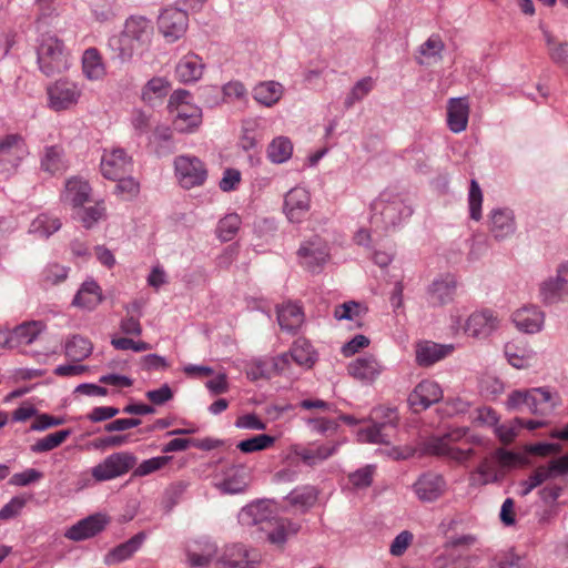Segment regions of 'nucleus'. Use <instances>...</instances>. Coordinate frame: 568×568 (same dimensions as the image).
Here are the masks:
<instances>
[{
  "label": "nucleus",
  "instance_id": "1",
  "mask_svg": "<svg viewBox=\"0 0 568 568\" xmlns=\"http://www.w3.org/2000/svg\"><path fill=\"white\" fill-rule=\"evenodd\" d=\"M483 446L485 440L481 436L471 434L468 428H454L440 437H434L426 444L428 454L445 457L458 464L467 463L475 454L471 447L463 448L457 444Z\"/></svg>",
  "mask_w": 568,
  "mask_h": 568
},
{
  "label": "nucleus",
  "instance_id": "2",
  "mask_svg": "<svg viewBox=\"0 0 568 568\" xmlns=\"http://www.w3.org/2000/svg\"><path fill=\"white\" fill-rule=\"evenodd\" d=\"M505 405L508 410H519L525 406L530 414L548 418L561 405V397L557 390L547 386L515 389L508 395Z\"/></svg>",
  "mask_w": 568,
  "mask_h": 568
},
{
  "label": "nucleus",
  "instance_id": "3",
  "mask_svg": "<svg viewBox=\"0 0 568 568\" xmlns=\"http://www.w3.org/2000/svg\"><path fill=\"white\" fill-rule=\"evenodd\" d=\"M191 92L178 89L172 92L168 101V110L172 118V125L180 133H193L199 130L203 121L202 109L193 103Z\"/></svg>",
  "mask_w": 568,
  "mask_h": 568
},
{
  "label": "nucleus",
  "instance_id": "4",
  "mask_svg": "<svg viewBox=\"0 0 568 568\" xmlns=\"http://www.w3.org/2000/svg\"><path fill=\"white\" fill-rule=\"evenodd\" d=\"M372 223L383 225L385 229L399 225L413 213L402 199L393 193L383 192L371 204Z\"/></svg>",
  "mask_w": 568,
  "mask_h": 568
},
{
  "label": "nucleus",
  "instance_id": "5",
  "mask_svg": "<svg viewBox=\"0 0 568 568\" xmlns=\"http://www.w3.org/2000/svg\"><path fill=\"white\" fill-rule=\"evenodd\" d=\"M38 64L47 77L67 71L70 61L63 41L55 36H43L38 47Z\"/></svg>",
  "mask_w": 568,
  "mask_h": 568
},
{
  "label": "nucleus",
  "instance_id": "6",
  "mask_svg": "<svg viewBox=\"0 0 568 568\" xmlns=\"http://www.w3.org/2000/svg\"><path fill=\"white\" fill-rule=\"evenodd\" d=\"M173 165L175 179L182 189L191 190L206 182L207 169L200 158L192 154L178 155Z\"/></svg>",
  "mask_w": 568,
  "mask_h": 568
},
{
  "label": "nucleus",
  "instance_id": "7",
  "mask_svg": "<svg viewBox=\"0 0 568 568\" xmlns=\"http://www.w3.org/2000/svg\"><path fill=\"white\" fill-rule=\"evenodd\" d=\"M136 464V457L129 452H118L105 457L91 469L97 481H108L125 475Z\"/></svg>",
  "mask_w": 568,
  "mask_h": 568
},
{
  "label": "nucleus",
  "instance_id": "8",
  "mask_svg": "<svg viewBox=\"0 0 568 568\" xmlns=\"http://www.w3.org/2000/svg\"><path fill=\"white\" fill-rule=\"evenodd\" d=\"M48 106L55 111H65L74 108L81 95V88L73 81L60 79L47 88Z\"/></svg>",
  "mask_w": 568,
  "mask_h": 568
},
{
  "label": "nucleus",
  "instance_id": "9",
  "mask_svg": "<svg viewBox=\"0 0 568 568\" xmlns=\"http://www.w3.org/2000/svg\"><path fill=\"white\" fill-rule=\"evenodd\" d=\"M373 414L375 418L383 417L386 420L375 423L368 428L358 430L357 440L359 443L387 444L389 434H387L385 430L389 427L394 428L396 426L398 422L397 413L394 408L377 407L373 409Z\"/></svg>",
  "mask_w": 568,
  "mask_h": 568
},
{
  "label": "nucleus",
  "instance_id": "10",
  "mask_svg": "<svg viewBox=\"0 0 568 568\" xmlns=\"http://www.w3.org/2000/svg\"><path fill=\"white\" fill-rule=\"evenodd\" d=\"M28 154V145L20 134H7L0 139V165L4 171L14 172Z\"/></svg>",
  "mask_w": 568,
  "mask_h": 568
},
{
  "label": "nucleus",
  "instance_id": "11",
  "mask_svg": "<svg viewBox=\"0 0 568 568\" xmlns=\"http://www.w3.org/2000/svg\"><path fill=\"white\" fill-rule=\"evenodd\" d=\"M565 474H568V455L555 458L547 465L538 466L526 480L520 483L519 494L525 497L545 481Z\"/></svg>",
  "mask_w": 568,
  "mask_h": 568
},
{
  "label": "nucleus",
  "instance_id": "12",
  "mask_svg": "<svg viewBox=\"0 0 568 568\" xmlns=\"http://www.w3.org/2000/svg\"><path fill=\"white\" fill-rule=\"evenodd\" d=\"M261 561L257 550L247 549L245 546L234 544L226 546L216 558L219 568H255Z\"/></svg>",
  "mask_w": 568,
  "mask_h": 568
},
{
  "label": "nucleus",
  "instance_id": "13",
  "mask_svg": "<svg viewBox=\"0 0 568 568\" xmlns=\"http://www.w3.org/2000/svg\"><path fill=\"white\" fill-rule=\"evenodd\" d=\"M298 257L304 267L316 273L328 261V245L320 236L314 235L301 244Z\"/></svg>",
  "mask_w": 568,
  "mask_h": 568
},
{
  "label": "nucleus",
  "instance_id": "14",
  "mask_svg": "<svg viewBox=\"0 0 568 568\" xmlns=\"http://www.w3.org/2000/svg\"><path fill=\"white\" fill-rule=\"evenodd\" d=\"M187 24V13L184 10L173 7L164 9L158 20L159 31L170 43L175 42L184 36Z\"/></svg>",
  "mask_w": 568,
  "mask_h": 568
},
{
  "label": "nucleus",
  "instance_id": "15",
  "mask_svg": "<svg viewBox=\"0 0 568 568\" xmlns=\"http://www.w3.org/2000/svg\"><path fill=\"white\" fill-rule=\"evenodd\" d=\"M276 507L274 503L270 500H258L252 503L239 514V520L244 526H256L261 527V530H266V527L272 525V521L276 518Z\"/></svg>",
  "mask_w": 568,
  "mask_h": 568
},
{
  "label": "nucleus",
  "instance_id": "16",
  "mask_svg": "<svg viewBox=\"0 0 568 568\" xmlns=\"http://www.w3.org/2000/svg\"><path fill=\"white\" fill-rule=\"evenodd\" d=\"M133 166V162L131 156L126 154L123 149L114 148L110 150H104L100 170L102 175L108 180L119 179L126 173L131 172Z\"/></svg>",
  "mask_w": 568,
  "mask_h": 568
},
{
  "label": "nucleus",
  "instance_id": "17",
  "mask_svg": "<svg viewBox=\"0 0 568 568\" xmlns=\"http://www.w3.org/2000/svg\"><path fill=\"white\" fill-rule=\"evenodd\" d=\"M311 194L304 187H293L284 196L283 212L291 223H302L311 210Z\"/></svg>",
  "mask_w": 568,
  "mask_h": 568
},
{
  "label": "nucleus",
  "instance_id": "18",
  "mask_svg": "<svg viewBox=\"0 0 568 568\" xmlns=\"http://www.w3.org/2000/svg\"><path fill=\"white\" fill-rule=\"evenodd\" d=\"M499 326V318L490 310L473 312L466 320L464 332L466 335L484 339L490 336Z\"/></svg>",
  "mask_w": 568,
  "mask_h": 568
},
{
  "label": "nucleus",
  "instance_id": "19",
  "mask_svg": "<svg viewBox=\"0 0 568 568\" xmlns=\"http://www.w3.org/2000/svg\"><path fill=\"white\" fill-rule=\"evenodd\" d=\"M384 369L382 362L372 354L358 356L347 365L349 376L366 385L376 382Z\"/></svg>",
  "mask_w": 568,
  "mask_h": 568
},
{
  "label": "nucleus",
  "instance_id": "20",
  "mask_svg": "<svg viewBox=\"0 0 568 568\" xmlns=\"http://www.w3.org/2000/svg\"><path fill=\"white\" fill-rule=\"evenodd\" d=\"M413 490L420 501L433 503L446 493L447 483L443 475L428 471L417 478L413 485Z\"/></svg>",
  "mask_w": 568,
  "mask_h": 568
},
{
  "label": "nucleus",
  "instance_id": "21",
  "mask_svg": "<svg viewBox=\"0 0 568 568\" xmlns=\"http://www.w3.org/2000/svg\"><path fill=\"white\" fill-rule=\"evenodd\" d=\"M442 398L443 390L440 386L434 381L424 379L415 386L407 400L413 412L419 413L438 403Z\"/></svg>",
  "mask_w": 568,
  "mask_h": 568
},
{
  "label": "nucleus",
  "instance_id": "22",
  "mask_svg": "<svg viewBox=\"0 0 568 568\" xmlns=\"http://www.w3.org/2000/svg\"><path fill=\"white\" fill-rule=\"evenodd\" d=\"M414 349L417 365L429 367L450 356L455 351V345L423 339L415 344Z\"/></svg>",
  "mask_w": 568,
  "mask_h": 568
},
{
  "label": "nucleus",
  "instance_id": "23",
  "mask_svg": "<svg viewBox=\"0 0 568 568\" xmlns=\"http://www.w3.org/2000/svg\"><path fill=\"white\" fill-rule=\"evenodd\" d=\"M186 561L192 568H203L216 564L217 547L207 538L190 540L185 547Z\"/></svg>",
  "mask_w": 568,
  "mask_h": 568
},
{
  "label": "nucleus",
  "instance_id": "24",
  "mask_svg": "<svg viewBox=\"0 0 568 568\" xmlns=\"http://www.w3.org/2000/svg\"><path fill=\"white\" fill-rule=\"evenodd\" d=\"M204 71L203 59L194 52H189L178 61L174 75L180 83L193 84L202 79Z\"/></svg>",
  "mask_w": 568,
  "mask_h": 568
},
{
  "label": "nucleus",
  "instance_id": "25",
  "mask_svg": "<svg viewBox=\"0 0 568 568\" xmlns=\"http://www.w3.org/2000/svg\"><path fill=\"white\" fill-rule=\"evenodd\" d=\"M250 479L251 474L246 466L233 465L222 473L216 487L224 494H240L246 489Z\"/></svg>",
  "mask_w": 568,
  "mask_h": 568
},
{
  "label": "nucleus",
  "instance_id": "26",
  "mask_svg": "<svg viewBox=\"0 0 568 568\" xmlns=\"http://www.w3.org/2000/svg\"><path fill=\"white\" fill-rule=\"evenodd\" d=\"M565 268V266L560 267L556 276L541 282L539 297L544 304H556L568 296V278L564 275Z\"/></svg>",
  "mask_w": 568,
  "mask_h": 568
},
{
  "label": "nucleus",
  "instance_id": "27",
  "mask_svg": "<svg viewBox=\"0 0 568 568\" xmlns=\"http://www.w3.org/2000/svg\"><path fill=\"white\" fill-rule=\"evenodd\" d=\"M108 524L109 518L105 515L94 514L71 526L65 531L64 536L70 540L80 541L94 537L97 534L101 532Z\"/></svg>",
  "mask_w": 568,
  "mask_h": 568
},
{
  "label": "nucleus",
  "instance_id": "28",
  "mask_svg": "<svg viewBox=\"0 0 568 568\" xmlns=\"http://www.w3.org/2000/svg\"><path fill=\"white\" fill-rule=\"evenodd\" d=\"M469 101L467 97L450 98L447 101V126L453 133L467 129L469 120Z\"/></svg>",
  "mask_w": 568,
  "mask_h": 568
},
{
  "label": "nucleus",
  "instance_id": "29",
  "mask_svg": "<svg viewBox=\"0 0 568 568\" xmlns=\"http://www.w3.org/2000/svg\"><path fill=\"white\" fill-rule=\"evenodd\" d=\"M515 326L524 333L535 334L542 329L545 324V313L537 306H524L513 313Z\"/></svg>",
  "mask_w": 568,
  "mask_h": 568
},
{
  "label": "nucleus",
  "instance_id": "30",
  "mask_svg": "<svg viewBox=\"0 0 568 568\" xmlns=\"http://www.w3.org/2000/svg\"><path fill=\"white\" fill-rule=\"evenodd\" d=\"M489 232L497 241L505 240L516 231L515 216L509 209H494L489 215Z\"/></svg>",
  "mask_w": 568,
  "mask_h": 568
},
{
  "label": "nucleus",
  "instance_id": "31",
  "mask_svg": "<svg viewBox=\"0 0 568 568\" xmlns=\"http://www.w3.org/2000/svg\"><path fill=\"white\" fill-rule=\"evenodd\" d=\"M92 189L89 182L79 176H72L65 181L61 200L73 207H81L91 196Z\"/></svg>",
  "mask_w": 568,
  "mask_h": 568
},
{
  "label": "nucleus",
  "instance_id": "32",
  "mask_svg": "<svg viewBox=\"0 0 568 568\" xmlns=\"http://www.w3.org/2000/svg\"><path fill=\"white\" fill-rule=\"evenodd\" d=\"M503 476L504 473L494 457H485L470 473L469 484L474 487H481L499 481Z\"/></svg>",
  "mask_w": 568,
  "mask_h": 568
},
{
  "label": "nucleus",
  "instance_id": "33",
  "mask_svg": "<svg viewBox=\"0 0 568 568\" xmlns=\"http://www.w3.org/2000/svg\"><path fill=\"white\" fill-rule=\"evenodd\" d=\"M456 280L453 275H445L435 280L428 288L429 303L440 306L453 301L456 292Z\"/></svg>",
  "mask_w": 568,
  "mask_h": 568
},
{
  "label": "nucleus",
  "instance_id": "34",
  "mask_svg": "<svg viewBox=\"0 0 568 568\" xmlns=\"http://www.w3.org/2000/svg\"><path fill=\"white\" fill-rule=\"evenodd\" d=\"M124 30L142 50L149 44L153 32L151 22L141 16H132L126 19Z\"/></svg>",
  "mask_w": 568,
  "mask_h": 568
},
{
  "label": "nucleus",
  "instance_id": "35",
  "mask_svg": "<svg viewBox=\"0 0 568 568\" xmlns=\"http://www.w3.org/2000/svg\"><path fill=\"white\" fill-rule=\"evenodd\" d=\"M145 539V535L143 532H139L134 535L132 538L126 540L125 542L114 547L104 556V564L108 566L120 564L130 557L134 552H136L142 546Z\"/></svg>",
  "mask_w": 568,
  "mask_h": 568
},
{
  "label": "nucleus",
  "instance_id": "36",
  "mask_svg": "<svg viewBox=\"0 0 568 568\" xmlns=\"http://www.w3.org/2000/svg\"><path fill=\"white\" fill-rule=\"evenodd\" d=\"M284 94V87L276 81H263L253 88L254 100L266 108L278 103Z\"/></svg>",
  "mask_w": 568,
  "mask_h": 568
},
{
  "label": "nucleus",
  "instance_id": "37",
  "mask_svg": "<svg viewBox=\"0 0 568 568\" xmlns=\"http://www.w3.org/2000/svg\"><path fill=\"white\" fill-rule=\"evenodd\" d=\"M103 300L101 287L94 281H85L75 294L72 304L77 307L92 311Z\"/></svg>",
  "mask_w": 568,
  "mask_h": 568
},
{
  "label": "nucleus",
  "instance_id": "38",
  "mask_svg": "<svg viewBox=\"0 0 568 568\" xmlns=\"http://www.w3.org/2000/svg\"><path fill=\"white\" fill-rule=\"evenodd\" d=\"M277 322L285 332H296L304 322L302 307L294 303H286L277 307Z\"/></svg>",
  "mask_w": 568,
  "mask_h": 568
},
{
  "label": "nucleus",
  "instance_id": "39",
  "mask_svg": "<svg viewBox=\"0 0 568 568\" xmlns=\"http://www.w3.org/2000/svg\"><path fill=\"white\" fill-rule=\"evenodd\" d=\"M339 447V443L332 442L301 448L296 454L308 466L322 463L333 456Z\"/></svg>",
  "mask_w": 568,
  "mask_h": 568
},
{
  "label": "nucleus",
  "instance_id": "40",
  "mask_svg": "<svg viewBox=\"0 0 568 568\" xmlns=\"http://www.w3.org/2000/svg\"><path fill=\"white\" fill-rule=\"evenodd\" d=\"M300 526L288 519L276 517L272 525L266 527L267 540L276 546H283L290 536L297 534Z\"/></svg>",
  "mask_w": 568,
  "mask_h": 568
},
{
  "label": "nucleus",
  "instance_id": "41",
  "mask_svg": "<svg viewBox=\"0 0 568 568\" xmlns=\"http://www.w3.org/2000/svg\"><path fill=\"white\" fill-rule=\"evenodd\" d=\"M47 329L42 321H27L13 328V339L16 346L31 345Z\"/></svg>",
  "mask_w": 568,
  "mask_h": 568
},
{
  "label": "nucleus",
  "instance_id": "42",
  "mask_svg": "<svg viewBox=\"0 0 568 568\" xmlns=\"http://www.w3.org/2000/svg\"><path fill=\"white\" fill-rule=\"evenodd\" d=\"M109 48L116 54L122 62L129 61L132 57L142 51V49L135 44V41L123 31L109 39Z\"/></svg>",
  "mask_w": 568,
  "mask_h": 568
},
{
  "label": "nucleus",
  "instance_id": "43",
  "mask_svg": "<svg viewBox=\"0 0 568 568\" xmlns=\"http://www.w3.org/2000/svg\"><path fill=\"white\" fill-rule=\"evenodd\" d=\"M445 49V44L438 34H432L420 47L418 48L419 57L417 62L420 65H429L442 60V54Z\"/></svg>",
  "mask_w": 568,
  "mask_h": 568
},
{
  "label": "nucleus",
  "instance_id": "44",
  "mask_svg": "<svg viewBox=\"0 0 568 568\" xmlns=\"http://www.w3.org/2000/svg\"><path fill=\"white\" fill-rule=\"evenodd\" d=\"M317 495V490L313 486L296 487L286 496V501L295 509L304 513L316 504Z\"/></svg>",
  "mask_w": 568,
  "mask_h": 568
},
{
  "label": "nucleus",
  "instance_id": "45",
  "mask_svg": "<svg viewBox=\"0 0 568 568\" xmlns=\"http://www.w3.org/2000/svg\"><path fill=\"white\" fill-rule=\"evenodd\" d=\"M82 70L87 79L91 81L101 80L105 75V67L99 51L89 48L82 55Z\"/></svg>",
  "mask_w": 568,
  "mask_h": 568
},
{
  "label": "nucleus",
  "instance_id": "46",
  "mask_svg": "<svg viewBox=\"0 0 568 568\" xmlns=\"http://www.w3.org/2000/svg\"><path fill=\"white\" fill-rule=\"evenodd\" d=\"M267 159L275 164L287 162L293 154V143L290 138L280 135L274 138L266 150Z\"/></svg>",
  "mask_w": 568,
  "mask_h": 568
},
{
  "label": "nucleus",
  "instance_id": "47",
  "mask_svg": "<svg viewBox=\"0 0 568 568\" xmlns=\"http://www.w3.org/2000/svg\"><path fill=\"white\" fill-rule=\"evenodd\" d=\"M93 351L92 343L80 335H73L67 339L64 355L72 362H81L88 358Z\"/></svg>",
  "mask_w": 568,
  "mask_h": 568
},
{
  "label": "nucleus",
  "instance_id": "48",
  "mask_svg": "<svg viewBox=\"0 0 568 568\" xmlns=\"http://www.w3.org/2000/svg\"><path fill=\"white\" fill-rule=\"evenodd\" d=\"M170 89L171 82L166 78L154 77L142 88L141 98L146 103H153L166 97Z\"/></svg>",
  "mask_w": 568,
  "mask_h": 568
},
{
  "label": "nucleus",
  "instance_id": "49",
  "mask_svg": "<svg viewBox=\"0 0 568 568\" xmlns=\"http://www.w3.org/2000/svg\"><path fill=\"white\" fill-rule=\"evenodd\" d=\"M41 169L50 174L64 171L67 164L62 148L57 145L47 146L41 159Z\"/></svg>",
  "mask_w": 568,
  "mask_h": 568
},
{
  "label": "nucleus",
  "instance_id": "50",
  "mask_svg": "<svg viewBox=\"0 0 568 568\" xmlns=\"http://www.w3.org/2000/svg\"><path fill=\"white\" fill-rule=\"evenodd\" d=\"M288 354L293 362L306 368L312 367L316 361L313 346L306 339H296Z\"/></svg>",
  "mask_w": 568,
  "mask_h": 568
},
{
  "label": "nucleus",
  "instance_id": "51",
  "mask_svg": "<svg viewBox=\"0 0 568 568\" xmlns=\"http://www.w3.org/2000/svg\"><path fill=\"white\" fill-rule=\"evenodd\" d=\"M78 220L83 227L92 229L97 223L106 219V206L103 200H99L94 205L80 207L77 213Z\"/></svg>",
  "mask_w": 568,
  "mask_h": 568
},
{
  "label": "nucleus",
  "instance_id": "52",
  "mask_svg": "<svg viewBox=\"0 0 568 568\" xmlns=\"http://www.w3.org/2000/svg\"><path fill=\"white\" fill-rule=\"evenodd\" d=\"M505 356L513 367L524 369L531 366L534 352L509 343L505 346Z\"/></svg>",
  "mask_w": 568,
  "mask_h": 568
},
{
  "label": "nucleus",
  "instance_id": "53",
  "mask_svg": "<svg viewBox=\"0 0 568 568\" xmlns=\"http://www.w3.org/2000/svg\"><path fill=\"white\" fill-rule=\"evenodd\" d=\"M61 222L59 219L49 214H39L30 224L29 232L42 237H49L51 234L60 230Z\"/></svg>",
  "mask_w": 568,
  "mask_h": 568
},
{
  "label": "nucleus",
  "instance_id": "54",
  "mask_svg": "<svg viewBox=\"0 0 568 568\" xmlns=\"http://www.w3.org/2000/svg\"><path fill=\"white\" fill-rule=\"evenodd\" d=\"M367 308L362 304L349 301L343 304H339L334 310V318L337 321H354L359 325V321L366 314Z\"/></svg>",
  "mask_w": 568,
  "mask_h": 568
},
{
  "label": "nucleus",
  "instance_id": "55",
  "mask_svg": "<svg viewBox=\"0 0 568 568\" xmlns=\"http://www.w3.org/2000/svg\"><path fill=\"white\" fill-rule=\"evenodd\" d=\"M71 435L70 429H62L52 434L47 435L43 438L38 439L31 445V452L36 454L47 453L59 447L69 436Z\"/></svg>",
  "mask_w": 568,
  "mask_h": 568
},
{
  "label": "nucleus",
  "instance_id": "56",
  "mask_svg": "<svg viewBox=\"0 0 568 568\" xmlns=\"http://www.w3.org/2000/svg\"><path fill=\"white\" fill-rule=\"evenodd\" d=\"M447 552L435 559V568H469L475 557L463 554Z\"/></svg>",
  "mask_w": 568,
  "mask_h": 568
},
{
  "label": "nucleus",
  "instance_id": "57",
  "mask_svg": "<svg viewBox=\"0 0 568 568\" xmlns=\"http://www.w3.org/2000/svg\"><path fill=\"white\" fill-rule=\"evenodd\" d=\"M275 443V437L267 434H258L251 438L241 440L237 448L245 454L261 452L270 448Z\"/></svg>",
  "mask_w": 568,
  "mask_h": 568
},
{
  "label": "nucleus",
  "instance_id": "58",
  "mask_svg": "<svg viewBox=\"0 0 568 568\" xmlns=\"http://www.w3.org/2000/svg\"><path fill=\"white\" fill-rule=\"evenodd\" d=\"M240 226L241 217L235 213L227 214L219 222L216 229L217 237L224 242L231 241L239 232Z\"/></svg>",
  "mask_w": 568,
  "mask_h": 568
},
{
  "label": "nucleus",
  "instance_id": "59",
  "mask_svg": "<svg viewBox=\"0 0 568 568\" xmlns=\"http://www.w3.org/2000/svg\"><path fill=\"white\" fill-rule=\"evenodd\" d=\"M172 456H156L141 462L133 470V476L145 477L162 468H164L171 460Z\"/></svg>",
  "mask_w": 568,
  "mask_h": 568
},
{
  "label": "nucleus",
  "instance_id": "60",
  "mask_svg": "<svg viewBox=\"0 0 568 568\" xmlns=\"http://www.w3.org/2000/svg\"><path fill=\"white\" fill-rule=\"evenodd\" d=\"M524 428V419L516 417L507 423L495 426V434L503 444H510Z\"/></svg>",
  "mask_w": 568,
  "mask_h": 568
},
{
  "label": "nucleus",
  "instance_id": "61",
  "mask_svg": "<svg viewBox=\"0 0 568 568\" xmlns=\"http://www.w3.org/2000/svg\"><path fill=\"white\" fill-rule=\"evenodd\" d=\"M373 87L374 80L371 77L357 81L345 99V108L351 109L356 102L362 101L372 91Z\"/></svg>",
  "mask_w": 568,
  "mask_h": 568
},
{
  "label": "nucleus",
  "instance_id": "62",
  "mask_svg": "<svg viewBox=\"0 0 568 568\" xmlns=\"http://www.w3.org/2000/svg\"><path fill=\"white\" fill-rule=\"evenodd\" d=\"M481 204L483 193L480 186L476 180H471L468 193V206L470 217L475 221H479L481 219Z\"/></svg>",
  "mask_w": 568,
  "mask_h": 568
},
{
  "label": "nucleus",
  "instance_id": "63",
  "mask_svg": "<svg viewBox=\"0 0 568 568\" xmlns=\"http://www.w3.org/2000/svg\"><path fill=\"white\" fill-rule=\"evenodd\" d=\"M247 99V90L245 85L237 80L230 81L222 87V101H245Z\"/></svg>",
  "mask_w": 568,
  "mask_h": 568
},
{
  "label": "nucleus",
  "instance_id": "64",
  "mask_svg": "<svg viewBox=\"0 0 568 568\" xmlns=\"http://www.w3.org/2000/svg\"><path fill=\"white\" fill-rule=\"evenodd\" d=\"M304 422L312 433L318 435L335 433L338 429V423L334 419L326 417H310L305 418Z\"/></svg>",
  "mask_w": 568,
  "mask_h": 568
}]
</instances>
